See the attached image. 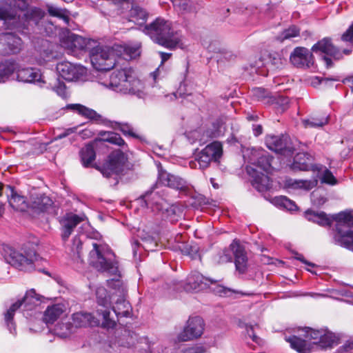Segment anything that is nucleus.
<instances>
[{
    "label": "nucleus",
    "mask_w": 353,
    "mask_h": 353,
    "mask_svg": "<svg viewBox=\"0 0 353 353\" xmlns=\"http://www.w3.org/2000/svg\"><path fill=\"white\" fill-rule=\"evenodd\" d=\"M173 3L181 10L188 11L189 10V1L187 0H174Z\"/></svg>",
    "instance_id": "59"
},
{
    "label": "nucleus",
    "mask_w": 353,
    "mask_h": 353,
    "mask_svg": "<svg viewBox=\"0 0 353 353\" xmlns=\"http://www.w3.org/2000/svg\"><path fill=\"white\" fill-rule=\"evenodd\" d=\"M328 123V117L323 116H312L307 119L303 120V123L305 128H321Z\"/></svg>",
    "instance_id": "38"
},
{
    "label": "nucleus",
    "mask_w": 353,
    "mask_h": 353,
    "mask_svg": "<svg viewBox=\"0 0 353 353\" xmlns=\"http://www.w3.org/2000/svg\"><path fill=\"white\" fill-rule=\"evenodd\" d=\"M22 45L20 37L12 32L0 34V54L7 56L18 53Z\"/></svg>",
    "instance_id": "16"
},
{
    "label": "nucleus",
    "mask_w": 353,
    "mask_h": 353,
    "mask_svg": "<svg viewBox=\"0 0 353 353\" xmlns=\"http://www.w3.org/2000/svg\"><path fill=\"white\" fill-rule=\"evenodd\" d=\"M101 138V139L105 142L117 145L119 146L125 144L124 140L121 138L120 134L114 132H100L99 134Z\"/></svg>",
    "instance_id": "41"
},
{
    "label": "nucleus",
    "mask_w": 353,
    "mask_h": 353,
    "mask_svg": "<svg viewBox=\"0 0 353 353\" xmlns=\"http://www.w3.org/2000/svg\"><path fill=\"white\" fill-rule=\"evenodd\" d=\"M144 32L154 42L167 49L174 50L176 48H183L181 34L174 31L172 28V23L163 18L158 17L145 26Z\"/></svg>",
    "instance_id": "3"
},
{
    "label": "nucleus",
    "mask_w": 353,
    "mask_h": 353,
    "mask_svg": "<svg viewBox=\"0 0 353 353\" xmlns=\"http://www.w3.org/2000/svg\"><path fill=\"white\" fill-rule=\"evenodd\" d=\"M205 323L199 316H190L181 332L178 335L180 341H188L199 338L203 333Z\"/></svg>",
    "instance_id": "14"
},
{
    "label": "nucleus",
    "mask_w": 353,
    "mask_h": 353,
    "mask_svg": "<svg viewBox=\"0 0 353 353\" xmlns=\"http://www.w3.org/2000/svg\"><path fill=\"white\" fill-rule=\"evenodd\" d=\"M225 121L223 118H218L212 123L211 127L206 131L207 137L210 138L219 137L224 134L225 131Z\"/></svg>",
    "instance_id": "34"
},
{
    "label": "nucleus",
    "mask_w": 353,
    "mask_h": 353,
    "mask_svg": "<svg viewBox=\"0 0 353 353\" xmlns=\"http://www.w3.org/2000/svg\"><path fill=\"white\" fill-rule=\"evenodd\" d=\"M118 129L121 130L124 135L137 137V135L133 132V128L127 123H119Z\"/></svg>",
    "instance_id": "51"
},
{
    "label": "nucleus",
    "mask_w": 353,
    "mask_h": 353,
    "mask_svg": "<svg viewBox=\"0 0 353 353\" xmlns=\"http://www.w3.org/2000/svg\"><path fill=\"white\" fill-rule=\"evenodd\" d=\"M318 180L313 179L312 180H292L287 181V185L293 188H303L307 190L312 189L317 185Z\"/></svg>",
    "instance_id": "37"
},
{
    "label": "nucleus",
    "mask_w": 353,
    "mask_h": 353,
    "mask_svg": "<svg viewBox=\"0 0 353 353\" xmlns=\"http://www.w3.org/2000/svg\"><path fill=\"white\" fill-rule=\"evenodd\" d=\"M76 128H68L66 130H65L62 133L59 134L57 135L56 139H63L68 136H69L70 134H72L73 132H74Z\"/></svg>",
    "instance_id": "61"
},
{
    "label": "nucleus",
    "mask_w": 353,
    "mask_h": 353,
    "mask_svg": "<svg viewBox=\"0 0 353 353\" xmlns=\"http://www.w3.org/2000/svg\"><path fill=\"white\" fill-rule=\"evenodd\" d=\"M205 351L203 346L183 347L178 349L175 353H203Z\"/></svg>",
    "instance_id": "48"
},
{
    "label": "nucleus",
    "mask_w": 353,
    "mask_h": 353,
    "mask_svg": "<svg viewBox=\"0 0 353 353\" xmlns=\"http://www.w3.org/2000/svg\"><path fill=\"white\" fill-rule=\"evenodd\" d=\"M321 180L322 183L330 185H335L337 182L332 173L327 168H325Z\"/></svg>",
    "instance_id": "49"
},
{
    "label": "nucleus",
    "mask_w": 353,
    "mask_h": 353,
    "mask_svg": "<svg viewBox=\"0 0 353 353\" xmlns=\"http://www.w3.org/2000/svg\"><path fill=\"white\" fill-rule=\"evenodd\" d=\"M79 155L82 165L88 168L91 166L92 163L95 160L96 152L92 143H88L82 148L79 152Z\"/></svg>",
    "instance_id": "32"
},
{
    "label": "nucleus",
    "mask_w": 353,
    "mask_h": 353,
    "mask_svg": "<svg viewBox=\"0 0 353 353\" xmlns=\"http://www.w3.org/2000/svg\"><path fill=\"white\" fill-rule=\"evenodd\" d=\"M73 245L76 247L75 250L72 249L74 254H77V258L79 259L81 261H82V259H81V250L82 248V243L79 239L75 237L73 239Z\"/></svg>",
    "instance_id": "58"
},
{
    "label": "nucleus",
    "mask_w": 353,
    "mask_h": 353,
    "mask_svg": "<svg viewBox=\"0 0 353 353\" xmlns=\"http://www.w3.org/2000/svg\"><path fill=\"white\" fill-rule=\"evenodd\" d=\"M39 297L34 289L27 291L25 296L22 299L18 300L17 302L12 304L10 308L4 314V319L6 323L10 330L12 332V329L14 330V323L13 318L17 310L23 307L24 310H32L36 306L38 305Z\"/></svg>",
    "instance_id": "10"
},
{
    "label": "nucleus",
    "mask_w": 353,
    "mask_h": 353,
    "mask_svg": "<svg viewBox=\"0 0 353 353\" xmlns=\"http://www.w3.org/2000/svg\"><path fill=\"white\" fill-rule=\"evenodd\" d=\"M183 68H184V74H183V77L182 78V80H181V81L180 83L179 91H178L180 95H183V94H186L185 92H183V87H185V81L186 79V77H187L188 73V68H189L188 62H185L184 63Z\"/></svg>",
    "instance_id": "55"
},
{
    "label": "nucleus",
    "mask_w": 353,
    "mask_h": 353,
    "mask_svg": "<svg viewBox=\"0 0 353 353\" xmlns=\"http://www.w3.org/2000/svg\"><path fill=\"white\" fill-rule=\"evenodd\" d=\"M305 337L307 339H320V337L323 333L322 331L312 330L310 327L305 328Z\"/></svg>",
    "instance_id": "52"
},
{
    "label": "nucleus",
    "mask_w": 353,
    "mask_h": 353,
    "mask_svg": "<svg viewBox=\"0 0 353 353\" xmlns=\"http://www.w3.org/2000/svg\"><path fill=\"white\" fill-rule=\"evenodd\" d=\"M312 50L314 52H321L327 55H330L336 60L343 57L342 53L339 49L334 46L329 38H324L314 44Z\"/></svg>",
    "instance_id": "25"
},
{
    "label": "nucleus",
    "mask_w": 353,
    "mask_h": 353,
    "mask_svg": "<svg viewBox=\"0 0 353 353\" xmlns=\"http://www.w3.org/2000/svg\"><path fill=\"white\" fill-rule=\"evenodd\" d=\"M222 154L221 143L219 141H214L195 154L194 161H190V165L192 168H196V163H198L199 169L205 170L209 167L211 162L219 161Z\"/></svg>",
    "instance_id": "12"
},
{
    "label": "nucleus",
    "mask_w": 353,
    "mask_h": 353,
    "mask_svg": "<svg viewBox=\"0 0 353 353\" xmlns=\"http://www.w3.org/2000/svg\"><path fill=\"white\" fill-rule=\"evenodd\" d=\"M214 291L216 294H218L220 296H223L225 295L227 292L229 291V290L222 285H217Z\"/></svg>",
    "instance_id": "62"
},
{
    "label": "nucleus",
    "mask_w": 353,
    "mask_h": 353,
    "mask_svg": "<svg viewBox=\"0 0 353 353\" xmlns=\"http://www.w3.org/2000/svg\"><path fill=\"white\" fill-rule=\"evenodd\" d=\"M159 54L161 59V65L163 64L166 61H168L172 56V53L163 52H159Z\"/></svg>",
    "instance_id": "64"
},
{
    "label": "nucleus",
    "mask_w": 353,
    "mask_h": 353,
    "mask_svg": "<svg viewBox=\"0 0 353 353\" xmlns=\"http://www.w3.org/2000/svg\"><path fill=\"white\" fill-rule=\"evenodd\" d=\"M141 246L143 248L148 252H153L156 250L157 247V243L152 237H145L142 239Z\"/></svg>",
    "instance_id": "45"
},
{
    "label": "nucleus",
    "mask_w": 353,
    "mask_h": 353,
    "mask_svg": "<svg viewBox=\"0 0 353 353\" xmlns=\"http://www.w3.org/2000/svg\"><path fill=\"white\" fill-rule=\"evenodd\" d=\"M336 342V336L332 332H326L321 334L320 339L314 342L313 344L319 345L320 347L325 349L331 347L333 344Z\"/></svg>",
    "instance_id": "42"
},
{
    "label": "nucleus",
    "mask_w": 353,
    "mask_h": 353,
    "mask_svg": "<svg viewBox=\"0 0 353 353\" xmlns=\"http://www.w3.org/2000/svg\"><path fill=\"white\" fill-rule=\"evenodd\" d=\"M292 169L293 170L307 171L319 170L317 165L312 164V157L307 153H298L294 158V161L292 164Z\"/></svg>",
    "instance_id": "27"
},
{
    "label": "nucleus",
    "mask_w": 353,
    "mask_h": 353,
    "mask_svg": "<svg viewBox=\"0 0 353 353\" xmlns=\"http://www.w3.org/2000/svg\"><path fill=\"white\" fill-rule=\"evenodd\" d=\"M274 200L276 205L283 207L289 211H294L297 208L295 202L290 200L285 196H277Z\"/></svg>",
    "instance_id": "44"
},
{
    "label": "nucleus",
    "mask_w": 353,
    "mask_h": 353,
    "mask_svg": "<svg viewBox=\"0 0 353 353\" xmlns=\"http://www.w3.org/2000/svg\"><path fill=\"white\" fill-rule=\"evenodd\" d=\"M65 109L77 112L81 116L91 120L99 121L101 117L95 110L79 103L68 104Z\"/></svg>",
    "instance_id": "29"
},
{
    "label": "nucleus",
    "mask_w": 353,
    "mask_h": 353,
    "mask_svg": "<svg viewBox=\"0 0 353 353\" xmlns=\"http://www.w3.org/2000/svg\"><path fill=\"white\" fill-rule=\"evenodd\" d=\"M47 10L50 16L63 19L66 24L69 23L70 18L68 17V12L66 10L61 9L52 5H47Z\"/></svg>",
    "instance_id": "43"
},
{
    "label": "nucleus",
    "mask_w": 353,
    "mask_h": 353,
    "mask_svg": "<svg viewBox=\"0 0 353 353\" xmlns=\"http://www.w3.org/2000/svg\"><path fill=\"white\" fill-rule=\"evenodd\" d=\"M114 254L101 245L93 243V249L90 252V264L97 270L107 272L120 277L118 262Z\"/></svg>",
    "instance_id": "6"
},
{
    "label": "nucleus",
    "mask_w": 353,
    "mask_h": 353,
    "mask_svg": "<svg viewBox=\"0 0 353 353\" xmlns=\"http://www.w3.org/2000/svg\"><path fill=\"white\" fill-rule=\"evenodd\" d=\"M265 144L270 150L285 156L292 155L294 152L288 137L285 135H268L265 137Z\"/></svg>",
    "instance_id": "17"
},
{
    "label": "nucleus",
    "mask_w": 353,
    "mask_h": 353,
    "mask_svg": "<svg viewBox=\"0 0 353 353\" xmlns=\"http://www.w3.org/2000/svg\"><path fill=\"white\" fill-rule=\"evenodd\" d=\"M7 200L9 205L15 210L25 211L28 208V203L25 196L17 192L14 187L6 185Z\"/></svg>",
    "instance_id": "24"
},
{
    "label": "nucleus",
    "mask_w": 353,
    "mask_h": 353,
    "mask_svg": "<svg viewBox=\"0 0 353 353\" xmlns=\"http://www.w3.org/2000/svg\"><path fill=\"white\" fill-rule=\"evenodd\" d=\"M159 186H156L155 183L150 190L140 197V199L148 208L155 207L157 210H163L165 209L166 201L161 191L157 190Z\"/></svg>",
    "instance_id": "20"
},
{
    "label": "nucleus",
    "mask_w": 353,
    "mask_h": 353,
    "mask_svg": "<svg viewBox=\"0 0 353 353\" xmlns=\"http://www.w3.org/2000/svg\"><path fill=\"white\" fill-rule=\"evenodd\" d=\"M299 34V29L292 26L289 28L283 31L281 34V37L283 39H289L293 37H295Z\"/></svg>",
    "instance_id": "47"
},
{
    "label": "nucleus",
    "mask_w": 353,
    "mask_h": 353,
    "mask_svg": "<svg viewBox=\"0 0 353 353\" xmlns=\"http://www.w3.org/2000/svg\"><path fill=\"white\" fill-rule=\"evenodd\" d=\"M113 47L117 56L124 59H134L140 54V46L138 45H114Z\"/></svg>",
    "instance_id": "30"
},
{
    "label": "nucleus",
    "mask_w": 353,
    "mask_h": 353,
    "mask_svg": "<svg viewBox=\"0 0 353 353\" xmlns=\"http://www.w3.org/2000/svg\"><path fill=\"white\" fill-rule=\"evenodd\" d=\"M69 39L72 48L78 50H90V47L88 46L90 40L75 34L70 35Z\"/></svg>",
    "instance_id": "36"
},
{
    "label": "nucleus",
    "mask_w": 353,
    "mask_h": 353,
    "mask_svg": "<svg viewBox=\"0 0 353 353\" xmlns=\"http://www.w3.org/2000/svg\"><path fill=\"white\" fill-rule=\"evenodd\" d=\"M116 52L114 47H97L90 51V61L98 71H108L116 65Z\"/></svg>",
    "instance_id": "9"
},
{
    "label": "nucleus",
    "mask_w": 353,
    "mask_h": 353,
    "mask_svg": "<svg viewBox=\"0 0 353 353\" xmlns=\"http://www.w3.org/2000/svg\"><path fill=\"white\" fill-rule=\"evenodd\" d=\"M289 103L290 99L285 96H279L276 101V103L280 106L282 111L285 110L288 108Z\"/></svg>",
    "instance_id": "56"
},
{
    "label": "nucleus",
    "mask_w": 353,
    "mask_h": 353,
    "mask_svg": "<svg viewBox=\"0 0 353 353\" xmlns=\"http://www.w3.org/2000/svg\"><path fill=\"white\" fill-rule=\"evenodd\" d=\"M63 310L61 305L49 306L43 314V321L47 324H52L62 314Z\"/></svg>",
    "instance_id": "35"
},
{
    "label": "nucleus",
    "mask_w": 353,
    "mask_h": 353,
    "mask_svg": "<svg viewBox=\"0 0 353 353\" xmlns=\"http://www.w3.org/2000/svg\"><path fill=\"white\" fill-rule=\"evenodd\" d=\"M290 62L297 68H310L314 64V57L308 49L296 47L290 57Z\"/></svg>",
    "instance_id": "22"
},
{
    "label": "nucleus",
    "mask_w": 353,
    "mask_h": 353,
    "mask_svg": "<svg viewBox=\"0 0 353 353\" xmlns=\"http://www.w3.org/2000/svg\"><path fill=\"white\" fill-rule=\"evenodd\" d=\"M246 331L248 336L252 339L254 342H255L257 344L261 343V339L258 337L254 333V330L252 326H247L246 327Z\"/></svg>",
    "instance_id": "60"
},
{
    "label": "nucleus",
    "mask_w": 353,
    "mask_h": 353,
    "mask_svg": "<svg viewBox=\"0 0 353 353\" xmlns=\"http://www.w3.org/2000/svg\"><path fill=\"white\" fill-rule=\"evenodd\" d=\"M274 158L267 151L262 149H253L250 156V162L256 168L247 167V172L251 177L252 186L259 192H265L271 188L269 176L259 171L257 168L270 172L272 168Z\"/></svg>",
    "instance_id": "2"
},
{
    "label": "nucleus",
    "mask_w": 353,
    "mask_h": 353,
    "mask_svg": "<svg viewBox=\"0 0 353 353\" xmlns=\"http://www.w3.org/2000/svg\"><path fill=\"white\" fill-rule=\"evenodd\" d=\"M52 57V52L48 50H44L43 54H40L39 58L37 59V61L39 65H43L46 61H49Z\"/></svg>",
    "instance_id": "54"
},
{
    "label": "nucleus",
    "mask_w": 353,
    "mask_h": 353,
    "mask_svg": "<svg viewBox=\"0 0 353 353\" xmlns=\"http://www.w3.org/2000/svg\"><path fill=\"white\" fill-rule=\"evenodd\" d=\"M253 134L255 137H259L263 133V127L261 125H252Z\"/></svg>",
    "instance_id": "63"
},
{
    "label": "nucleus",
    "mask_w": 353,
    "mask_h": 353,
    "mask_svg": "<svg viewBox=\"0 0 353 353\" xmlns=\"http://www.w3.org/2000/svg\"><path fill=\"white\" fill-rule=\"evenodd\" d=\"M17 80L25 83H45L41 71L38 69L29 68L17 72Z\"/></svg>",
    "instance_id": "26"
},
{
    "label": "nucleus",
    "mask_w": 353,
    "mask_h": 353,
    "mask_svg": "<svg viewBox=\"0 0 353 353\" xmlns=\"http://www.w3.org/2000/svg\"><path fill=\"white\" fill-rule=\"evenodd\" d=\"M341 39L346 42L353 41V21L348 29L342 34Z\"/></svg>",
    "instance_id": "57"
},
{
    "label": "nucleus",
    "mask_w": 353,
    "mask_h": 353,
    "mask_svg": "<svg viewBox=\"0 0 353 353\" xmlns=\"http://www.w3.org/2000/svg\"><path fill=\"white\" fill-rule=\"evenodd\" d=\"M305 218L321 226H330L333 221L336 222L334 241L336 244L353 251V215L350 212H341L328 217L325 212L307 210Z\"/></svg>",
    "instance_id": "1"
},
{
    "label": "nucleus",
    "mask_w": 353,
    "mask_h": 353,
    "mask_svg": "<svg viewBox=\"0 0 353 353\" xmlns=\"http://www.w3.org/2000/svg\"><path fill=\"white\" fill-rule=\"evenodd\" d=\"M17 70V63L14 61L6 60L0 62V83L9 80Z\"/></svg>",
    "instance_id": "31"
},
{
    "label": "nucleus",
    "mask_w": 353,
    "mask_h": 353,
    "mask_svg": "<svg viewBox=\"0 0 353 353\" xmlns=\"http://www.w3.org/2000/svg\"><path fill=\"white\" fill-rule=\"evenodd\" d=\"M2 255L8 263L23 272L34 270V263L38 257L33 248L26 246L16 249L9 245H3Z\"/></svg>",
    "instance_id": "5"
},
{
    "label": "nucleus",
    "mask_w": 353,
    "mask_h": 353,
    "mask_svg": "<svg viewBox=\"0 0 353 353\" xmlns=\"http://www.w3.org/2000/svg\"><path fill=\"white\" fill-rule=\"evenodd\" d=\"M53 90L61 97L65 98L67 97L66 87L63 82L57 80V83L53 87Z\"/></svg>",
    "instance_id": "53"
},
{
    "label": "nucleus",
    "mask_w": 353,
    "mask_h": 353,
    "mask_svg": "<svg viewBox=\"0 0 353 353\" xmlns=\"http://www.w3.org/2000/svg\"><path fill=\"white\" fill-rule=\"evenodd\" d=\"M95 294L98 305L105 308L97 310V313L102 317L101 326L105 328H113L116 325V322L110 318L109 307L115 299V290L111 289V292H108L104 287L99 286L97 288Z\"/></svg>",
    "instance_id": "11"
},
{
    "label": "nucleus",
    "mask_w": 353,
    "mask_h": 353,
    "mask_svg": "<svg viewBox=\"0 0 353 353\" xmlns=\"http://www.w3.org/2000/svg\"><path fill=\"white\" fill-rule=\"evenodd\" d=\"M217 281L203 276L198 272H192L186 279L184 289L186 291L199 292L210 287V285H215Z\"/></svg>",
    "instance_id": "19"
},
{
    "label": "nucleus",
    "mask_w": 353,
    "mask_h": 353,
    "mask_svg": "<svg viewBox=\"0 0 353 353\" xmlns=\"http://www.w3.org/2000/svg\"><path fill=\"white\" fill-rule=\"evenodd\" d=\"M285 341L290 344V347L299 353H309L310 352V345L304 339L296 336L285 337Z\"/></svg>",
    "instance_id": "33"
},
{
    "label": "nucleus",
    "mask_w": 353,
    "mask_h": 353,
    "mask_svg": "<svg viewBox=\"0 0 353 353\" xmlns=\"http://www.w3.org/2000/svg\"><path fill=\"white\" fill-rule=\"evenodd\" d=\"M57 70L59 75L68 81L78 80L85 73L84 67L68 61L59 63Z\"/></svg>",
    "instance_id": "18"
},
{
    "label": "nucleus",
    "mask_w": 353,
    "mask_h": 353,
    "mask_svg": "<svg viewBox=\"0 0 353 353\" xmlns=\"http://www.w3.org/2000/svg\"><path fill=\"white\" fill-rule=\"evenodd\" d=\"M311 196L313 203L318 206L323 205L327 200L323 194H319L318 192H313Z\"/></svg>",
    "instance_id": "50"
},
{
    "label": "nucleus",
    "mask_w": 353,
    "mask_h": 353,
    "mask_svg": "<svg viewBox=\"0 0 353 353\" xmlns=\"http://www.w3.org/2000/svg\"><path fill=\"white\" fill-rule=\"evenodd\" d=\"M234 257L235 267L240 273L247 270L248 257L244 248L236 241H233L229 248L219 250L214 256L213 261L217 264H223L232 261Z\"/></svg>",
    "instance_id": "7"
},
{
    "label": "nucleus",
    "mask_w": 353,
    "mask_h": 353,
    "mask_svg": "<svg viewBox=\"0 0 353 353\" xmlns=\"http://www.w3.org/2000/svg\"><path fill=\"white\" fill-rule=\"evenodd\" d=\"M54 202L45 194L34 192L30 194L28 208L37 213L48 212L52 209Z\"/></svg>",
    "instance_id": "21"
},
{
    "label": "nucleus",
    "mask_w": 353,
    "mask_h": 353,
    "mask_svg": "<svg viewBox=\"0 0 353 353\" xmlns=\"http://www.w3.org/2000/svg\"><path fill=\"white\" fill-rule=\"evenodd\" d=\"M163 185L178 190H185L188 188V183L185 179L179 176L172 174L163 170L159 168L158 176L156 186Z\"/></svg>",
    "instance_id": "15"
},
{
    "label": "nucleus",
    "mask_w": 353,
    "mask_h": 353,
    "mask_svg": "<svg viewBox=\"0 0 353 353\" xmlns=\"http://www.w3.org/2000/svg\"><path fill=\"white\" fill-rule=\"evenodd\" d=\"M130 17L131 21L143 23L145 21L148 17L147 12L139 6H134L130 10Z\"/></svg>",
    "instance_id": "40"
},
{
    "label": "nucleus",
    "mask_w": 353,
    "mask_h": 353,
    "mask_svg": "<svg viewBox=\"0 0 353 353\" xmlns=\"http://www.w3.org/2000/svg\"><path fill=\"white\" fill-rule=\"evenodd\" d=\"M101 83L110 90L123 94L141 97L143 94L142 83L130 67L114 70L109 76V79Z\"/></svg>",
    "instance_id": "4"
},
{
    "label": "nucleus",
    "mask_w": 353,
    "mask_h": 353,
    "mask_svg": "<svg viewBox=\"0 0 353 353\" xmlns=\"http://www.w3.org/2000/svg\"><path fill=\"white\" fill-rule=\"evenodd\" d=\"M83 221V217L72 212L65 214L59 220L62 239L65 241L78 224Z\"/></svg>",
    "instance_id": "23"
},
{
    "label": "nucleus",
    "mask_w": 353,
    "mask_h": 353,
    "mask_svg": "<svg viewBox=\"0 0 353 353\" xmlns=\"http://www.w3.org/2000/svg\"><path fill=\"white\" fill-rule=\"evenodd\" d=\"M127 162L128 158L125 153L120 150H117L112 152L105 163L101 168L97 167V169L107 178L113 175L118 176L123 174L127 168Z\"/></svg>",
    "instance_id": "13"
},
{
    "label": "nucleus",
    "mask_w": 353,
    "mask_h": 353,
    "mask_svg": "<svg viewBox=\"0 0 353 353\" xmlns=\"http://www.w3.org/2000/svg\"><path fill=\"white\" fill-rule=\"evenodd\" d=\"M108 285L112 290H115L114 305L112 310L117 318L129 317L132 312V307L126 301L127 288L123 281L119 279L108 280Z\"/></svg>",
    "instance_id": "8"
},
{
    "label": "nucleus",
    "mask_w": 353,
    "mask_h": 353,
    "mask_svg": "<svg viewBox=\"0 0 353 353\" xmlns=\"http://www.w3.org/2000/svg\"><path fill=\"white\" fill-rule=\"evenodd\" d=\"M252 96L258 101H263L265 99L270 97V92L262 88H255L252 90Z\"/></svg>",
    "instance_id": "46"
},
{
    "label": "nucleus",
    "mask_w": 353,
    "mask_h": 353,
    "mask_svg": "<svg viewBox=\"0 0 353 353\" xmlns=\"http://www.w3.org/2000/svg\"><path fill=\"white\" fill-rule=\"evenodd\" d=\"M72 321L76 327L98 326L100 320L91 313H75L72 315Z\"/></svg>",
    "instance_id": "28"
},
{
    "label": "nucleus",
    "mask_w": 353,
    "mask_h": 353,
    "mask_svg": "<svg viewBox=\"0 0 353 353\" xmlns=\"http://www.w3.org/2000/svg\"><path fill=\"white\" fill-rule=\"evenodd\" d=\"M43 17V12L41 9L33 7L28 9L23 14V18L28 23L32 22L37 25L39 20Z\"/></svg>",
    "instance_id": "39"
}]
</instances>
